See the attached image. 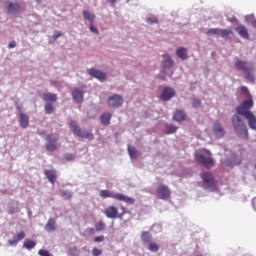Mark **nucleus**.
Wrapping results in <instances>:
<instances>
[{
  "label": "nucleus",
  "instance_id": "obj_1",
  "mask_svg": "<svg viewBox=\"0 0 256 256\" xmlns=\"http://www.w3.org/2000/svg\"><path fill=\"white\" fill-rule=\"evenodd\" d=\"M240 91L244 95L245 100L241 103V105L237 106L236 113L237 115L245 117L253 113L251 112V109L252 107H254L255 102L253 101V96H251V93L249 92V88H247V86H241Z\"/></svg>",
  "mask_w": 256,
  "mask_h": 256
},
{
  "label": "nucleus",
  "instance_id": "obj_2",
  "mask_svg": "<svg viewBox=\"0 0 256 256\" xmlns=\"http://www.w3.org/2000/svg\"><path fill=\"white\" fill-rule=\"evenodd\" d=\"M232 127L234 128V131L240 139H248L249 138V131L247 130V125H245V122L243 119H241L240 115H233L232 116Z\"/></svg>",
  "mask_w": 256,
  "mask_h": 256
},
{
  "label": "nucleus",
  "instance_id": "obj_3",
  "mask_svg": "<svg viewBox=\"0 0 256 256\" xmlns=\"http://www.w3.org/2000/svg\"><path fill=\"white\" fill-rule=\"evenodd\" d=\"M99 195L103 199H107V198L116 199L117 201H122V203H126L127 205H135V199L125 194H121V193L115 194L109 190H101Z\"/></svg>",
  "mask_w": 256,
  "mask_h": 256
},
{
  "label": "nucleus",
  "instance_id": "obj_4",
  "mask_svg": "<svg viewBox=\"0 0 256 256\" xmlns=\"http://www.w3.org/2000/svg\"><path fill=\"white\" fill-rule=\"evenodd\" d=\"M201 179L203 181L202 187L205 189V191H216L217 190V184H215V178L213 177V174L209 172H203L201 174Z\"/></svg>",
  "mask_w": 256,
  "mask_h": 256
},
{
  "label": "nucleus",
  "instance_id": "obj_5",
  "mask_svg": "<svg viewBox=\"0 0 256 256\" xmlns=\"http://www.w3.org/2000/svg\"><path fill=\"white\" fill-rule=\"evenodd\" d=\"M205 35H208L209 37H222V39H228L229 35H231V30L227 29H221V28H210L207 29L205 32Z\"/></svg>",
  "mask_w": 256,
  "mask_h": 256
},
{
  "label": "nucleus",
  "instance_id": "obj_6",
  "mask_svg": "<svg viewBox=\"0 0 256 256\" xmlns=\"http://www.w3.org/2000/svg\"><path fill=\"white\" fill-rule=\"evenodd\" d=\"M224 154L226 157L225 164L227 165V167L241 165V159L237 156V154L233 153L230 149H225Z\"/></svg>",
  "mask_w": 256,
  "mask_h": 256
},
{
  "label": "nucleus",
  "instance_id": "obj_7",
  "mask_svg": "<svg viewBox=\"0 0 256 256\" xmlns=\"http://www.w3.org/2000/svg\"><path fill=\"white\" fill-rule=\"evenodd\" d=\"M195 159L198 163H201L202 165H204V167H207L208 169L215 165V159H213L211 156L205 157L203 154L196 153Z\"/></svg>",
  "mask_w": 256,
  "mask_h": 256
},
{
  "label": "nucleus",
  "instance_id": "obj_8",
  "mask_svg": "<svg viewBox=\"0 0 256 256\" xmlns=\"http://www.w3.org/2000/svg\"><path fill=\"white\" fill-rule=\"evenodd\" d=\"M109 107H113L114 109H119V107L123 106V96L119 94H114L108 98Z\"/></svg>",
  "mask_w": 256,
  "mask_h": 256
},
{
  "label": "nucleus",
  "instance_id": "obj_9",
  "mask_svg": "<svg viewBox=\"0 0 256 256\" xmlns=\"http://www.w3.org/2000/svg\"><path fill=\"white\" fill-rule=\"evenodd\" d=\"M88 75L91 77H94L95 79H98V81H103L107 80V74L101 70H97L95 68L88 69Z\"/></svg>",
  "mask_w": 256,
  "mask_h": 256
},
{
  "label": "nucleus",
  "instance_id": "obj_10",
  "mask_svg": "<svg viewBox=\"0 0 256 256\" xmlns=\"http://www.w3.org/2000/svg\"><path fill=\"white\" fill-rule=\"evenodd\" d=\"M212 131L216 139H222V137H225V128H223V125L220 124L219 121L214 122Z\"/></svg>",
  "mask_w": 256,
  "mask_h": 256
},
{
  "label": "nucleus",
  "instance_id": "obj_11",
  "mask_svg": "<svg viewBox=\"0 0 256 256\" xmlns=\"http://www.w3.org/2000/svg\"><path fill=\"white\" fill-rule=\"evenodd\" d=\"M234 67L238 69V71H253V67L251 66V63L243 60H236L234 63Z\"/></svg>",
  "mask_w": 256,
  "mask_h": 256
},
{
  "label": "nucleus",
  "instance_id": "obj_12",
  "mask_svg": "<svg viewBox=\"0 0 256 256\" xmlns=\"http://www.w3.org/2000/svg\"><path fill=\"white\" fill-rule=\"evenodd\" d=\"M158 199H169L171 197V190L166 185H160L157 188Z\"/></svg>",
  "mask_w": 256,
  "mask_h": 256
},
{
  "label": "nucleus",
  "instance_id": "obj_13",
  "mask_svg": "<svg viewBox=\"0 0 256 256\" xmlns=\"http://www.w3.org/2000/svg\"><path fill=\"white\" fill-rule=\"evenodd\" d=\"M175 93V89H173L172 87L164 88L161 93L162 101H171V99H173V97L175 96Z\"/></svg>",
  "mask_w": 256,
  "mask_h": 256
},
{
  "label": "nucleus",
  "instance_id": "obj_14",
  "mask_svg": "<svg viewBox=\"0 0 256 256\" xmlns=\"http://www.w3.org/2000/svg\"><path fill=\"white\" fill-rule=\"evenodd\" d=\"M173 65H174V62H173V58L171 57V55L164 54L163 59H162V69H163L164 73L167 69H171V67H173Z\"/></svg>",
  "mask_w": 256,
  "mask_h": 256
},
{
  "label": "nucleus",
  "instance_id": "obj_15",
  "mask_svg": "<svg viewBox=\"0 0 256 256\" xmlns=\"http://www.w3.org/2000/svg\"><path fill=\"white\" fill-rule=\"evenodd\" d=\"M21 11V5L19 3L9 2L7 6L8 15H17Z\"/></svg>",
  "mask_w": 256,
  "mask_h": 256
},
{
  "label": "nucleus",
  "instance_id": "obj_16",
  "mask_svg": "<svg viewBox=\"0 0 256 256\" xmlns=\"http://www.w3.org/2000/svg\"><path fill=\"white\" fill-rule=\"evenodd\" d=\"M104 214L108 219H117V215L119 214V210L115 206H110L105 209Z\"/></svg>",
  "mask_w": 256,
  "mask_h": 256
},
{
  "label": "nucleus",
  "instance_id": "obj_17",
  "mask_svg": "<svg viewBox=\"0 0 256 256\" xmlns=\"http://www.w3.org/2000/svg\"><path fill=\"white\" fill-rule=\"evenodd\" d=\"M235 31L242 37V39H247L249 40V30L245 25L239 24L236 28Z\"/></svg>",
  "mask_w": 256,
  "mask_h": 256
},
{
  "label": "nucleus",
  "instance_id": "obj_18",
  "mask_svg": "<svg viewBox=\"0 0 256 256\" xmlns=\"http://www.w3.org/2000/svg\"><path fill=\"white\" fill-rule=\"evenodd\" d=\"M244 118L248 121L249 129L256 132V117H255V114H253V113L246 114V116H244Z\"/></svg>",
  "mask_w": 256,
  "mask_h": 256
},
{
  "label": "nucleus",
  "instance_id": "obj_19",
  "mask_svg": "<svg viewBox=\"0 0 256 256\" xmlns=\"http://www.w3.org/2000/svg\"><path fill=\"white\" fill-rule=\"evenodd\" d=\"M72 98L75 103H83V91L79 90V88H74Z\"/></svg>",
  "mask_w": 256,
  "mask_h": 256
},
{
  "label": "nucleus",
  "instance_id": "obj_20",
  "mask_svg": "<svg viewBox=\"0 0 256 256\" xmlns=\"http://www.w3.org/2000/svg\"><path fill=\"white\" fill-rule=\"evenodd\" d=\"M70 129L76 137H81L82 132H81V128H79V124H77V121L75 120L70 121Z\"/></svg>",
  "mask_w": 256,
  "mask_h": 256
},
{
  "label": "nucleus",
  "instance_id": "obj_21",
  "mask_svg": "<svg viewBox=\"0 0 256 256\" xmlns=\"http://www.w3.org/2000/svg\"><path fill=\"white\" fill-rule=\"evenodd\" d=\"M24 237L25 232L21 231L20 233L17 234V236L14 239L8 240V244L10 245V247H17L19 241H23Z\"/></svg>",
  "mask_w": 256,
  "mask_h": 256
},
{
  "label": "nucleus",
  "instance_id": "obj_22",
  "mask_svg": "<svg viewBox=\"0 0 256 256\" xmlns=\"http://www.w3.org/2000/svg\"><path fill=\"white\" fill-rule=\"evenodd\" d=\"M176 55L182 61H187V59H189V55H187V48L185 47L177 48Z\"/></svg>",
  "mask_w": 256,
  "mask_h": 256
},
{
  "label": "nucleus",
  "instance_id": "obj_23",
  "mask_svg": "<svg viewBox=\"0 0 256 256\" xmlns=\"http://www.w3.org/2000/svg\"><path fill=\"white\" fill-rule=\"evenodd\" d=\"M44 175L47 177L50 183H55V181H57V172L54 169L45 170Z\"/></svg>",
  "mask_w": 256,
  "mask_h": 256
},
{
  "label": "nucleus",
  "instance_id": "obj_24",
  "mask_svg": "<svg viewBox=\"0 0 256 256\" xmlns=\"http://www.w3.org/2000/svg\"><path fill=\"white\" fill-rule=\"evenodd\" d=\"M19 123L22 129H27L29 127V116H27V114L20 113Z\"/></svg>",
  "mask_w": 256,
  "mask_h": 256
},
{
  "label": "nucleus",
  "instance_id": "obj_25",
  "mask_svg": "<svg viewBox=\"0 0 256 256\" xmlns=\"http://www.w3.org/2000/svg\"><path fill=\"white\" fill-rule=\"evenodd\" d=\"M185 112L183 110H176V112L173 115L174 121H177L178 123L181 121H185Z\"/></svg>",
  "mask_w": 256,
  "mask_h": 256
},
{
  "label": "nucleus",
  "instance_id": "obj_26",
  "mask_svg": "<svg viewBox=\"0 0 256 256\" xmlns=\"http://www.w3.org/2000/svg\"><path fill=\"white\" fill-rule=\"evenodd\" d=\"M141 241L143 243H151L153 241V236L151 235V232L143 231L141 233Z\"/></svg>",
  "mask_w": 256,
  "mask_h": 256
},
{
  "label": "nucleus",
  "instance_id": "obj_27",
  "mask_svg": "<svg viewBox=\"0 0 256 256\" xmlns=\"http://www.w3.org/2000/svg\"><path fill=\"white\" fill-rule=\"evenodd\" d=\"M36 245H37V242L30 239L24 240V243H23L24 249H27L28 251H31V249H35Z\"/></svg>",
  "mask_w": 256,
  "mask_h": 256
},
{
  "label": "nucleus",
  "instance_id": "obj_28",
  "mask_svg": "<svg viewBox=\"0 0 256 256\" xmlns=\"http://www.w3.org/2000/svg\"><path fill=\"white\" fill-rule=\"evenodd\" d=\"M82 15L86 21L93 23L95 21V14L91 13L88 10H83Z\"/></svg>",
  "mask_w": 256,
  "mask_h": 256
},
{
  "label": "nucleus",
  "instance_id": "obj_29",
  "mask_svg": "<svg viewBox=\"0 0 256 256\" xmlns=\"http://www.w3.org/2000/svg\"><path fill=\"white\" fill-rule=\"evenodd\" d=\"M100 123H102V125H109V123H111V114L110 113L102 114L100 117Z\"/></svg>",
  "mask_w": 256,
  "mask_h": 256
},
{
  "label": "nucleus",
  "instance_id": "obj_30",
  "mask_svg": "<svg viewBox=\"0 0 256 256\" xmlns=\"http://www.w3.org/2000/svg\"><path fill=\"white\" fill-rule=\"evenodd\" d=\"M45 231H48V233H51L55 231V220L50 218L45 226Z\"/></svg>",
  "mask_w": 256,
  "mask_h": 256
},
{
  "label": "nucleus",
  "instance_id": "obj_31",
  "mask_svg": "<svg viewBox=\"0 0 256 256\" xmlns=\"http://www.w3.org/2000/svg\"><path fill=\"white\" fill-rule=\"evenodd\" d=\"M128 153L131 159H137L139 157V152L133 146H128Z\"/></svg>",
  "mask_w": 256,
  "mask_h": 256
},
{
  "label": "nucleus",
  "instance_id": "obj_32",
  "mask_svg": "<svg viewBox=\"0 0 256 256\" xmlns=\"http://www.w3.org/2000/svg\"><path fill=\"white\" fill-rule=\"evenodd\" d=\"M44 101H51L52 103H55L57 101V94L48 93L44 94Z\"/></svg>",
  "mask_w": 256,
  "mask_h": 256
},
{
  "label": "nucleus",
  "instance_id": "obj_33",
  "mask_svg": "<svg viewBox=\"0 0 256 256\" xmlns=\"http://www.w3.org/2000/svg\"><path fill=\"white\" fill-rule=\"evenodd\" d=\"M44 111L46 115H52L53 111H55V108L53 107V104L47 102L44 106Z\"/></svg>",
  "mask_w": 256,
  "mask_h": 256
},
{
  "label": "nucleus",
  "instance_id": "obj_34",
  "mask_svg": "<svg viewBox=\"0 0 256 256\" xmlns=\"http://www.w3.org/2000/svg\"><path fill=\"white\" fill-rule=\"evenodd\" d=\"M148 251H151L152 253H157V251H159V244L153 241L149 242Z\"/></svg>",
  "mask_w": 256,
  "mask_h": 256
},
{
  "label": "nucleus",
  "instance_id": "obj_35",
  "mask_svg": "<svg viewBox=\"0 0 256 256\" xmlns=\"http://www.w3.org/2000/svg\"><path fill=\"white\" fill-rule=\"evenodd\" d=\"M79 249L76 246H72L68 249V256H79L80 255Z\"/></svg>",
  "mask_w": 256,
  "mask_h": 256
},
{
  "label": "nucleus",
  "instance_id": "obj_36",
  "mask_svg": "<svg viewBox=\"0 0 256 256\" xmlns=\"http://www.w3.org/2000/svg\"><path fill=\"white\" fill-rule=\"evenodd\" d=\"M44 139L45 141H48V143H57V141L59 140V138H57L55 134L46 135Z\"/></svg>",
  "mask_w": 256,
  "mask_h": 256
},
{
  "label": "nucleus",
  "instance_id": "obj_37",
  "mask_svg": "<svg viewBox=\"0 0 256 256\" xmlns=\"http://www.w3.org/2000/svg\"><path fill=\"white\" fill-rule=\"evenodd\" d=\"M107 227V225L105 224V222L103 221H99L95 224V229L96 231H105V228Z\"/></svg>",
  "mask_w": 256,
  "mask_h": 256
},
{
  "label": "nucleus",
  "instance_id": "obj_38",
  "mask_svg": "<svg viewBox=\"0 0 256 256\" xmlns=\"http://www.w3.org/2000/svg\"><path fill=\"white\" fill-rule=\"evenodd\" d=\"M78 137H82V139H88V141H93L94 139V136H93V133L91 132H81V136H78Z\"/></svg>",
  "mask_w": 256,
  "mask_h": 256
},
{
  "label": "nucleus",
  "instance_id": "obj_39",
  "mask_svg": "<svg viewBox=\"0 0 256 256\" xmlns=\"http://www.w3.org/2000/svg\"><path fill=\"white\" fill-rule=\"evenodd\" d=\"M177 132V127L174 126V125H167L166 126V134L167 135H171L173 133H176Z\"/></svg>",
  "mask_w": 256,
  "mask_h": 256
},
{
  "label": "nucleus",
  "instance_id": "obj_40",
  "mask_svg": "<svg viewBox=\"0 0 256 256\" xmlns=\"http://www.w3.org/2000/svg\"><path fill=\"white\" fill-rule=\"evenodd\" d=\"M247 81H250L251 83L255 82V74L251 71L245 72Z\"/></svg>",
  "mask_w": 256,
  "mask_h": 256
},
{
  "label": "nucleus",
  "instance_id": "obj_41",
  "mask_svg": "<svg viewBox=\"0 0 256 256\" xmlns=\"http://www.w3.org/2000/svg\"><path fill=\"white\" fill-rule=\"evenodd\" d=\"M64 161H74L75 156L72 153H66L63 155Z\"/></svg>",
  "mask_w": 256,
  "mask_h": 256
},
{
  "label": "nucleus",
  "instance_id": "obj_42",
  "mask_svg": "<svg viewBox=\"0 0 256 256\" xmlns=\"http://www.w3.org/2000/svg\"><path fill=\"white\" fill-rule=\"evenodd\" d=\"M61 193L64 197H67V199H71V197H73V192L72 191L62 190Z\"/></svg>",
  "mask_w": 256,
  "mask_h": 256
},
{
  "label": "nucleus",
  "instance_id": "obj_43",
  "mask_svg": "<svg viewBox=\"0 0 256 256\" xmlns=\"http://www.w3.org/2000/svg\"><path fill=\"white\" fill-rule=\"evenodd\" d=\"M146 21H147L150 25H155V24L159 23V20H157L156 17L147 18Z\"/></svg>",
  "mask_w": 256,
  "mask_h": 256
},
{
  "label": "nucleus",
  "instance_id": "obj_44",
  "mask_svg": "<svg viewBox=\"0 0 256 256\" xmlns=\"http://www.w3.org/2000/svg\"><path fill=\"white\" fill-rule=\"evenodd\" d=\"M89 30L91 31V33H94L95 35H99V30L97 29V27H95V25H93V23L90 24Z\"/></svg>",
  "mask_w": 256,
  "mask_h": 256
},
{
  "label": "nucleus",
  "instance_id": "obj_45",
  "mask_svg": "<svg viewBox=\"0 0 256 256\" xmlns=\"http://www.w3.org/2000/svg\"><path fill=\"white\" fill-rule=\"evenodd\" d=\"M192 107H194V109H199V107H201V100L194 99L192 103Z\"/></svg>",
  "mask_w": 256,
  "mask_h": 256
},
{
  "label": "nucleus",
  "instance_id": "obj_46",
  "mask_svg": "<svg viewBox=\"0 0 256 256\" xmlns=\"http://www.w3.org/2000/svg\"><path fill=\"white\" fill-rule=\"evenodd\" d=\"M59 37H63V33L61 31H54V34H53L54 41H57Z\"/></svg>",
  "mask_w": 256,
  "mask_h": 256
},
{
  "label": "nucleus",
  "instance_id": "obj_47",
  "mask_svg": "<svg viewBox=\"0 0 256 256\" xmlns=\"http://www.w3.org/2000/svg\"><path fill=\"white\" fill-rule=\"evenodd\" d=\"M101 253H103V250H101L99 248H93V250H92V255L93 256H100Z\"/></svg>",
  "mask_w": 256,
  "mask_h": 256
},
{
  "label": "nucleus",
  "instance_id": "obj_48",
  "mask_svg": "<svg viewBox=\"0 0 256 256\" xmlns=\"http://www.w3.org/2000/svg\"><path fill=\"white\" fill-rule=\"evenodd\" d=\"M46 149H47V151L53 152V151H55V149H57V146L55 144L50 143V144L46 145Z\"/></svg>",
  "mask_w": 256,
  "mask_h": 256
},
{
  "label": "nucleus",
  "instance_id": "obj_49",
  "mask_svg": "<svg viewBox=\"0 0 256 256\" xmlns=\"http://www.w3.org/2000/svg\"><path fill=\"white\" fill-rule=\"evenodd\" d=\"M95 243H103V241H105V236L101 235V236H97L94 238Z\"/></svg>",
  "mask_w": 256,
  "mask_h": 256
},
{
  "label": "nucleus",
  "instance_id": "obj_50",
  "mask_svg": "<svg viewBox=\"0 0 256 256\" xmlns=\"http://www.w3.org/2000/svg\"><path fill=\"white\" fill-rule=\"evenodd\" d=\"M84 233H85V235H93V233H95V229H93V228H86L84 230Z\"/></svg>",
  "mask_w": 256,
  "mask_h": 256
},
{
  "label": "nucleus",
  "instance_id": "obj_51",
  "mask_svg": "<svg viewBox=\"0 0 256 256\" xmlns=\"http://www.w3.org/2000/svg\"><path fill=\"white\" fill-rule=\"evenodd\" d=\"M17 47V42L12 41L8 44V49H15Z\"/></svg>",
  "mask_w": 256,
  "mask_h": 256
},
{
  "label": "nucleus",
  "instance_id": "obj_52",
  "mask_svg": "<svg viewBox=\"0 0 256 256\" xmlns=\"http://www.w3.org/2000/svg\"><path fill=\"white\" fill-rule=\"evenodd\" d=\"M252 207H253L254 211H256V198H253V200H252Z\"/></svg>",
  "mask_w": 256,
  "mask_h": 256
},
{
  "label": "nucleus",
  "instance_id": "obj_53",
  "mask_svg": "<svg viewBox=\"0 0 256 256\" xmlns=\"http://www.w3.org/2000/svg\"><path fill=\"white\" fill-rule=\"evenodd\" d=\"M108 3H110V5H115V3H117V0H108Z\"/></svg>",
  "mask_w": 256,
  "mask_h": 256
},
{
  "label": "nucleus",
  "instance_id": "obj_54",
  "mask_svg": "<svg viewBox=\"0 0 256 256\" xmlns=\"http://www.w3.org/2000/svg\"><path fill=\"white\" fill-rule=\"evenodd\" d=\"M123 215H125V214H123V212L121 214H117V218L118 219H123Z\"/></svg>",
  "mask_w": 256,
  "mask_h": 256
},
{
  "label": "nucleus",
  "instance_id": "obj_55",
  "mask_svg": "<svg viewBox=\"0 0 256 256\" xmlns=\"http://www.w3.org/2000/svg\"><path fill=\"white\" fill-rule=\"evenodd\" d=\"M38 135H40L41 137H45L46 136L44 131L38 132Z\"/></svg>",
  "mask_w": 256,
  "mask_h": 256
},
{
  "label": "nucleus",
  "instance_id": "obj_56",
  "mask_svg": "<svg viewBox=\"0 0 256 256\" xmlns=\"http://www.w3.org/2000/svg\"><path fill=\"white\" fill-rule=\"evenodd\" d=\"M121 210H122L123 215H125V213H127L125 207L122 206Z\"/></svg>",
  "mask_w": 256,
  "mask_h": 256
},
{
  "label": "nucleus",
  "instance_id": "obj_57",
  "mask_svg": "<svg viewBox=\"0 0 256 256\" xmlns=\"http://www.w3.org/2000/svg\"><path fill=\"white\" fill-rule=\"evenodd\" d=\"M252 27H254V29H256V20H254V21L252 22Z\"/></svg>",
  "mask_w": 256,
  "mask_h": 256
},
{
  "label": "nucleus",
  "instance_id": "obj_58",
  "mask_svg": "<svg viewBox=\"0 0 256 256\" xmlns=\"http://www.w3.org/2000/svg\"><path fill=\"white\" fill-rule=\"evenodd\" d=\"M83 249V251H86V253H89V250H87V248H82Z\"/></svg>",
  "mask_w": 256,
  "mask_h": 256
},
{
  "label": "nucleus",
  "instance_id": "obj_59",
  "mask_svg": "<svg viewBox=\"0 0 256 256\" xmlns=\"http://www.w3.org/2000/svg\"><path fill=\"white\" fill-rule=\"evenodd\" d=\"M16 109H18V111H21V107L20 106H16Z\"/></svg>",
  "mask_w": 256,
  "mask_h": 256
}]
</instances>
